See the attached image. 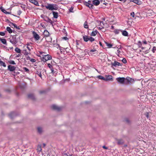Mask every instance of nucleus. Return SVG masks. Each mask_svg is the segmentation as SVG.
I'll use <instances>...</instances> for the list:
<instances>
[{
	"instance_id": "13",
	"label": "nucleus",
	"mask_w": 156,
	"mask_h": 156,
	"mask_svg": "<svg viewBox=\"0 0 156 156\" xmlns=\"http://www.w3.org/2000/svg\"><path fill=\"white\" fill-rule=\"evenodd\" d=\"M68 48H64L62 47H59V49L60 50L61 53H65V51H66V49H68Z\"/></svg>"
},
{
	"instance_id": "16",
	"label": "nucleus",
	"mask_w": 156,
	"mask_h": 156,
	"mask_svg": "<svg viewBox=\"0 0 156 156\" xmlns=\"http://www.w3.org/2000/svg\"><path fill=\"white\" fill-rule=\"evenodd\" d=\"M0 9L3 12L6 14H10V12L6 11L2 7L0 8Z\"/></svg>"
},
{
	"instance_id": "58",
	"label": "nucleus",
	"mask_w": 156,
	"mask_h": 156,
	"mask_svg": "<svg viewBox=\"0 0 156 156\" xmlns=\"http://www.w3.org/2000/svg\"><path fill=\"white\" fill-rule=\"evenodd\" d=\"M21 8L23 9H25V7L24 6V5H21Z\"/></svg>"
},
{
	"instance_id": "44",
	"label": "nucleus",
	"mask_w": 156,
	"mask_h": 156,
	"mask_svg": "<svg viewBox=\"0 0 156 156\" xmlns=\"http://www.w3.org/2000/svg\"><path fill=\"white\" fill-rule=\"evenodd\" d=\"M5 34V33L4 32H0V35L2 36H4Z\"/></svg>"
},
{
	"instance_id": "46",
	"label": "nucleus",
	"mask_w": 156,
	"mask_h": 156,
	"mask_svg": "<svg viewBox=\"0 0 156 156\" xmlns=\"http://www.w3.org/2000/svg\"><path fill=\"white\" fill-rule=\"evenodd\" d=\"M131 16L133 17H134L135 16V14L134 12H132L130 13Z\"/></svg>"
},
{
	"instance_id": "60",
	"label": "nucleus",
	"mask_w": 156,
	"mask_h": 156,
	"mask_svg": "<svg viewBox=\"0 0 156 156\" xmlns=\"http://www.w3.org/2000/svg\"><path fill=\"white\" fill-rule=\"evenodd\" d=\"M21 13V11H19L18 12V15H20V14Z\"/></svg>"
},
{
	"instance_id": "34",
	"label": "nucleus",
	"mask_w": 156,
	"mask_h": 156,
	"mask_svg": "<svg viewBox=\"0 0 156 156\" xmlns=\"http://www.w3.org/2000/svg\"><path fill=\"white\" fill-rule=\"evenodd\" d=\"M74 7L73 6H71L69 9V11L70 12H73Z\"/></svg>"
},
{
	"instance_id": "39",
	"label": "nucleus",
	"mask_w": 156,
	"mask_h": 156,
	"mask_svg": "<svg viewBox=\"0 0 156 156\" xmlns=\"http://www.w3.org/2000/svg\"><path fill=\"white\" fill-rule=\"evenodd\" d=\"M9 63L10 64H13V65H15L16 64V63L13 60H11L9 61Z\"/></svg>"
},
{
	"instance_id": "53",
	"label": "nucleus",
	"mask_w": 156,
	"mask_h": 156,
	"mask_svg": "<svg viewBox=\"0 0 156 156\" xmlns=\"http://www.w3.org/2000/svg\"><path fill=\"white\" fill-rule=\"evenodd\" d=\"M56 47L57 48H59V47H61V46H60L58 44H57L56 45Z\"/></svg>"
},
{
	"instance_id": "48",
	"label": "nucleus",
	"mask_w": 156,
	"mask_h": 156,
	"mask_svg": "<svg viewBox=\"0 0 156 156\" xmlns=\"http://www.w3.org/2000/svg\"><path fill=\"white\" fill-rule=\"evenodd\" d=\"M145 115L147 118H149V113L148 112H147L145 113Z\"/></svg>"
},
{
	"instance_id": "64",
	"label": "nucleus",
	"mask_w": 156,
	"mask_h": 156,
	"mask_svg": "<svg viewBox=\"0 0 156 156\" xmlns=\"http://www.w3.org/2000/svg\"><path fill=\"white\" fill-rule=\"evenodd\" d=\"M103 147L104 148H105V149H107V147H106L105 146H103Z\"/></svg>"
},
{
	"instance_id": "49",
	"label": "nucleus",
	"mask_w": 156,
	"mask_h": 156,
	"mask_svg": "<svg viewBox=\"0 0 156 156\" xmlns=\"http://www.w3.org/2000/svg\"><path fill=\"white\" fill-rule=\"evenodd\" d=\"M27 48L28 49L29 51H30L31 50V46L30 47V46H27Z\"/></svg>"
},
{
	"instance_id": "2",
	"label": "nucleus",
	"mask_w": 156,
	"mask_h": 156,
	"mask_svg": "<svg viewBox=\"0 0 156 156\" xmlns=\"http://www.w3.org/2000/svg\"><path fill=\"white\" fill-rule=\"evenodd\" d=\"M43 57L41 58V60L44 62H46L47 61L52 58L51 56L48 54L43 55Z\"/></svg>"
},
{
	"instance_id": "32",
	"label": "nucleus",
	"mask_w": 156,
	"mask_h": 156,
	"mask_svg": "<svg viewBox=\"0 0 156 156\" xmlns=\"http://www.w3.org/2000/svg\"><path fill=\"white\" fill-rule=\"evenodd\" d=\"M95 40L92 37H89V41H90L91 42H92Z\"/></svg>"
},
{
	"instance_id": "41",
	"label": "nucleus",
	"mask_w": 156,
	"mask_h": 156,
	"mask_svg": "<svg viewBox=\"0 0 156 156\" xmlns=\"http://www.w3.org/2000/svg\"><path fill=\"white\" fill-rule=\"evenodd\" d=\"M51 73H53V74H54L55 73H56V71H55V70H54V69H52L51 70Z\"/></svg>"
},
{
	"instance_id": "47",
	"label": "nucleus",
	"mask_w": 156,
	"mask_h": 156,
	"mask_svg": "<svg viewBox=\"0 0 156 156\" xmlns=\"http://www.w3.org/2000/svg\"><path fill=\"white\" fill-rule=\"evenodd\" d=\"M62 39L66 41L68 40V37H63Z\"/></svg>"
},
{
	"instance_id": "40",
	"label": "nucleus",
	"mask_w": 156,
	"mask_h": 156,
	"mask_svg": "<svg viewBox=\"0 0 156 156\" xmlns=\"http://www.w3.org/2000/svg\"><path fill=\"white\" fill-rule=\"evenodd\" d=\"M23 69H24L25 71L28 72L29 71V69L26 67H23Z\"/></svg>"
},
{
	"instance_id": "26",
	"label": "nucleus",
	"mask_w": 156,
	"mask_h": 156,
	"mask_svg": "<svg viewBox=\"0 0 156 156\" xmlns=\"http://www.w3.org/2000/svg\"><path fill=\"white\" fill-rule=\"evenodd\" d=\"M98 77L99 79H101V80H107L103 76H98Z\"/></svg>"
},
{
	"instance_id": "61",
	"label": "nucleus",
	"mask_w": 156,
	"mask_h": 156,
	"mask_svg": "<svg viewBox=\"0 0 156 156\" xmlns=\"http://www.w3.org/2000/svg\"><path fill=\"white\" fill-rule=\"evenodd\" d=\"M45 6H47V5H41V6L43 7H45Z\"/></svg>"
},
{
	"instance_id": "8",
	"label": "nucleus",
	"mask_w": 156,
	"mask_h": 156,
	"mask_svg": "<svg viewBox=\"0 0 156 156\" xmlns=\"http://www.w3.org/2000/svg\"><path fill=\"white\" fill-rule=\"evenodd\" d=\"M51 107L52 109L58 111H60L61 109V107L55 105H52Z\"/></svg>"
},
{
	"instance_id": "59",
	"label": "nucleus",
	"mask_w": 156,
	"mask_h": 156,
	"mask_svg": "<svg viewBox=\"0 0 156 156\" xmlns=\"http://www.w3.org/2000/svg\"><path fill=\"white\" fill-rule=\"evenodd\" d=\"M123 142H121L120 140H119L118 141V143L119 144H121Z\"/></svg>"
},
{
	"instance_id": "27",
	"label": "nucleus",
	"mask_w": 156,
	"mask_h": 156,
	"mask_svg": "<svg viewBox=\"0 0 156 156\" xmlns=\"http://www.w3.org/2000/svg\"><path fill=\"white\" fill-rule=\"evenodd\" d=\"M6 30L9 33H11L12 32V30L9 27H7Z\"/></svg>"
},
{
	"instance_id": "15",
	"label": "nucleus",
	"mask_w": 156,
	"mask_h": 156,
	"mask_svg": "<svg viewBox=\"0 0 156 156\" xmlns=\"http://www.w3.org/2000/svg\"><path fill=\"white\" fill-rule=\"evenodd\" d=\"M121 31L122 32V35L124 36H128V33L126 30H121Z\"/></svg>"
},
{
	"instance_id": "25",
	"label": "nucleus",
	"mask_w": 156,
	"mask_h": 156,
	"mask_svg": "<svg viewBox=\"0 0 156 156\" xmlns=\"http://www.w3.org/2000/svg\"><path fill=\"white\" fill-rule=\"evenodd\" d=\"M98 33V31L97 30L93 31L91 33V35L92 36H95Z\"/></svg>"
},
{
	"instance_id": "35",
	"label": "nucleus",
	"mask_w": 156,
	"mask_h": 156,
	"mask_svg": "<svg viewBox=\"0 0 156 156\" xmlns=\"http://www.w3.org/2000/svg\"><path fill=\"white\" fill-rule=\"evenodd\" d=\"M24 51V54L26 55H28L29 54V53L26 50H23Z\"/></svg>"
},
{
	"instance_id": "33",
	"label": "nucleus",
	"mask_w": 156,
	"mask_h": 156,
	"mask_svg": "<svg viewBox=\"0 0 156 156\" xmlns=\"http://www.w3.org/2000/svg\"><path fill=\"white\" fill-rule=\"evenodd\" d=\"M48 67L51 70L53 69L52 65L50 63L48 64Z\"/></svg>"
},
{
	"instance_id": "45",
	"label": "nucleus",
	"mask_w": 156,
	"mask_h": 156,
	"mask_svg": "<svg viewBox=\"0 0 156 156\" xmlns=\"http://www.w3.org/2000/svg\"><path fill=\"white\" fill-rule=\"evenodd\" d=\"M30 61L32 62H36V60L33 58H31L30 59Z\"/></svg>"
},
{
	"instance_id": "54",
	"label": "nucleus",
	"mask_w": 156,
	"mask_h": 156,
	"mask_svg": "<svg viewBox=\"0 0 156 156\" xmlns=\"http://www.w3.org/2000/svg\"><path fill=\"white\" fill-rule=\"evenodd\" d=\"M96 50L95 49H92L90 50V52H93L95 51Z\"/></svg>"
},
{
	"instance_id": "42",
	"label": "nucleus",
	"mask_w": 156,
	"mask_h": 156,
	"mask_svg": "<svg viewBox=\"0 0 156 156\" xmlns=\"http://www.w3.org/2000/svg\"><path fill=\"white\" fill-rule=\"evenodd\" d=\"M14 114V112H12L10 114H9V116L11 118H12V115H13Z\"/></svg>"
},
{
	"instance_id": "30",
	"label": "nucleus",
	"mask_w": 156,
	"mask_h": 156,
	"mask_svg": "<svg viewBox=\"0 0 156 156\" xmlns=\"http://www.w3.org/2000/svg\"><path fill=\"white\" fill-rule=\"evenodd\" d=\"M28 97L29 98H31L32 99H34V96L32 94H29L28 95Z\"/></svg>"
},
{
	"instance_id": "52",
	"label": "nucleus",
	"mask_w": 156,
	"mask_h": 156,
	"mask_svg": "<svg viewBox=\"0 0 156 156\" xmlns=\"http://www.w3.org/2000/svg\"><path fill=\"white\" fill-rule=\"evenodd\" d=\"M62 156H71L70 155H68L67 154L65 153L63 154Z\"/></svg>"
},
{
	"instance_id": "63",
	"label": "nucleus",
	"mask_w": 156,
	"mask_h": 156,
	"mask_svg": "<svg viewBox=\"0 0 156 156\" xmlns=\"http://www.w3.org/2000/svg\"><path fill=\"white\" fill-rule=\"evenodd\" d=\"M12 24L14 26V27H17L16 25L15 24H14L13 23H12Z\"/></svg>"
},
{
	"instance_id": "36",
	"label": "nucleus",
	"mask_w": 156,
	"mask_h": 156,
	"mask_svg": "<svg viewBox=\"0 0 156 156\" xmlns=\"http://www.w3.org/2000/svg\"><path fill=\"white\" fill-rule=\"evenodd\" d=\"M156 51V47L155 46L153 47L152 49V51L154 53Z\"/></svg>"
},
{
	"instance_id": "50",
	"label": "nucleus",
	"mask_w": 156,
	"mask_h": 156,
	"mask_svg": "<svg viewBox=\"0 0 156 156\" xmlns=\"http://www.w3.org/2000/svg\"><path fill=\"white\" fill-rule=\"evenodd\" d=\"M20 56H21V55L20 54H19L18 55H16L15 57L16 58H18V57H20Z\"/></svg>"
},
{
	"instance_id": "6",
	"label": "nucleus",
	"mask_w": 156,
	"mask_h": 156,
	"mask_svg": "<svg viewBox=\"0 0 156 156\" xmlns=\"http://www.w3.org/2000/svg\"><path fill=\"white\" fill-rule=\"evenodd\" d=\"M9 41L13 45H15L17 43V41L16 40V37H12L9 39Z\"/></svg>"
},
{
	"instance_id": "37",
	"label": "nucleus",
	"mask_w": 156,
	"mask_h": 156,
	"mask_svg": "<svg viewBox=\"0 0 156 156\" xmlns=\"http://www.w3.org/2000/svg\"><path fill=\"white\" fill-rule=\"evenodd\" d=\"M138 43V46L140 48L141 47L142 44L141 42L140 41H139Z\"/></svg>"
},
{
	"instance_id": "38",
	"label": "nucleus",
	"mask_w": 156,
	"mask_h": 156,
	"mask_svg": "<svg viewBox=\"0 0 156 156\" xmlns=\"http://www.w3.org/2000/svg\"><path fill=\"white\" fill-rule=\"evenodd\" d=\"M122 62L124 63H126L127 62V60L125 58H123L122 60Z\"/></svg>"
},
{
	"instance_id": "11",
	"label": "nucleus",
	"mask_w": 156,
	"mask_h": 156,
	"mask_svg": "<svg viewBox=\"0 0 156 156\" xmlns=\"http://www.w3.org/2000/svg\"><path fill=\"white\" fill-rule=\"evenodd\" d=\"M92 3L93 5L97 6L100 4V2L99 0H94L92 1Z\"/></svg>"
},
{
	"instance_id": "14",
	"label": "nucleus",
	"mask_w": 156,
	"mask_h": 156,
	"mask_svg": "<svg viewBox=\"0 0 156 156\" xmlns=\"http://www.w3.org/2000/svg\"><path fill=\"white\" fill-rule=\"evenodd\" d=\"M52 14L53 15V17L57 19L58 17V13L56 12L53 11Z\"/></svg>"
},
{
	"instance_id": "17",
	"label": "nucleus",
	"mask_w": 156,
	"mask_h": 156,
	"mask_svg": "<svg viewBox=\"0 0 156 156\" xmlns=\"http://www.w3.org/2000/svg\"><path fill=\"white\" fill-rule=\"evenodd\" d=\"M133 2L139 5H140L141 3V2L138 0H133Z\"/></svg>"
},
{
	"instance_id": "22",
	"label": "nucleus",
	"mask_w": 156,
	"mask_h": 156,
	"mask_svg": "<svg viewBox=\"0 0 156 156\" xmlns=\"http://www.w3.org/2000/svg\"><path fill=\"white\" fill-rule=\"evenodd\" d=\"M0 41L2 42L4 44H6V40L5 39H2L1 38H0Z\"/></svg>"
},
{
	"instance_id": "29",
	"label": "nucleus",
	"mask_w": 156,
	"mask_h": 156,
	"mask_svg": "<svg viewBox=\"0 0 156 156\" xmlns=\"http://www.w3.org/2000/svg\"><path fill=\"white\" fill-rule=\"evenodd\" d=\"M36 73L37 74V75L39 76L41 78H42V75L41 73V72L40 71H37Z\"/></svg>"
},
{
	"instance_id": "4",
	"label": "nucleus",
	"mask_w": 156,
	"mask_h": 156,
	"mask_svg": "<svg viewBox=\"0 0 156 156\" xmlns=\"http://www.w3.org/2000/svg\"><path fill=\"white\" fill-rule=\"evenodd\" d=\"M84 4L87 6L90 9H93L94 5L91 1L89 0L88 2H84Z\"/></svg>"
},
{
	"instance_id": "23",
	"label": "nucleus",
	"mask_w": 156,
	"mask_h": 156,
	"mask_svg": "<svg viewBox=\"0 0 156 156\" xmlns=\"http://www.w3.org/2000/svg\"><path fill=\"white\" fill-rule=\"evenodd\" d=\"M15 51L18 53L20 54L21 53V50L20 49L17 47H16L15 49Z\"/></svg>"
},
{
	"instance_id": "24",
	"label": "nucleus",
	"mask_w": 156,
	"mask_h": 156,
	"mask_svg": "<svg viewBox=\"0 0 156 156\" xmlns=\"http://www.w3.org/2000/svg\"><path fill=\"white\" fill-rule=\"evenodd\" d=\"M84 27V28L86 29H88V23L87 21H86L83 24Z\"/></svg>"
},
{
	"instance_id": "21",
	"label": "nucleus",
	"mask_w": 156,
	"mask_h": 156,
	"mask_svg": "<svg viewBox=\"0 0 156 156\" xmlns=\"http://www.w3.org/2000/svg\"><path fill=\"white\" fill-rule=\"evenodd\" d=\"M44 35L46 37H48L49 36V33L47 30H45L44 32Z\"/></svg>"
},
{
	"instance_id": "10",
	"label": "nucleus",
	"mask_w": 156,
	"mask_h": 156,
	"mask_svg": "<svg viewBox=\"0 0 156 156\" xmlns=\"http://www.w3.org/2000/svg\"><path fill=\"white\" fill-rule=\"evenodd\" d=\"M29 1L30 3L33 4L37 6H39V3L36 0H29Z\"/></svg>"
},
{
	"instance_id": "31",
	"label": "nucleus",
	"mask_w": 156,
	"mask_h": 156,
	"mask_svg": "<svg viewBox=\"0 0 156 156\" xmlns=\"http://www.w3.org/2000/svg\"><path fill=\"white\" fill-rule=\"evenodd\" d=\"M0 62V64L1 65V66H2L4 67H5L6 66V65L5 63L3 62V61H2L1 62Z\"/></svg>"
},
{
	"instance_id": "57",
	"label": "nucleus",
	"mask_w": 156,
	"mask_h": 156,
	"mask_svg": "<svg viewBox=\"0 0 156 156\" xmlns=\"http://www.w3.org/2000/svg\"><path fill=\"white\" fill-rule=\"evenodd\" d=\"M39 53L41 55H42L43 54H45V52L42 51H40Z\"/></svg>"
},
{
	"instance_id": "7",
	"label": "nucleus",
	"mask_w": 156,
	"mask_h": 156,
	"mask_svg": "<svg viewBox=\"0 0 156 156\" xmlns=\"http://www.w3.org/2000/svg\"><path fill=\"white\" fill-rule=\"evenodd\" d=\"M33 37L36 41L39 40L40 38L39 35L35 32L33 31Z\"/></svg>"
},
{
	"instance_id": "18",
	"label": "nucleus",
	"mask_w": 156,
	"mask_h": 156,
	"mask_svg": "<svg viewBox=\"0 0 156 156\" xmlns=\"http://www.w3.org/2000/svg\"><path fill=\"white\" fill-rule=\"evenodd\" d=\"M83 39L84 41L87 42L89 41V37L85 35L83 37Z\"/></svg>"
},
{
	"instance_id": "56",
	"label": "nucleus",
	"mask_w": 156,
	"mask_h": 156,
	"mask_svg": "<svg viewBox=\"0 0 156 156\" xmlns=\"http://www.w3.org/2000/svg\"><path fill=\"white\" fill-rule=\"evenodd\" d=\"M143 43L144 44H147V42L146 41H143Z\"/></svg>"
},
{
	"instance_id": "55",
	"label": "nucleus",
	"mask_w": 156,
	"mask_h": 156,
	"mask_svg": "<svg viewBox=\"0 0 156 156\" xmlns=\"http://www.w3.org/2000/svg\"><path fill=\"white\" fill-rule=\"evenodd\" d=\"M44 92H45L44 91L42 90V91H41L40 92V93L41 94L44 93Z\"/></svg>"
},
{
	"instance_id": "20",
	"label": "nucleus",
	"mask_w": 156,
	"mask_h": 156,
	"mask_svg": "<svg viewBox=\"0 0 156 156\" xmlns=\"http://www.w3.org/2000/svg\"><path fill=\"white\" fill-rule=\"evenodd\" d=\"M37 152H38L39 153H40L42 149L41 145H39L37 146Z\"/></svg>"
},
{
	"instance_id": "9",
	"label": "nucleus",
	"mask_w": 156,
	"mask_h": 156,
	"mask_svg": "<svg viewBox=\"0 0 156 156\" xmlns=\"http://www.w3.org/2000/svg\"><path fill=\"white\" fill-rule=\"evenodd\" d=\"M112 67L113 66L116 67L117 66H122L121 64L117 61H115L114 62L111 63Z\"/></svg>"
},
{
	"instance_id": "62",
	"label": "nucleus",
	"mask_w": 156,
	"mask_h": 156,
	"mask_svg": "<svg viewBox=\"0 0 156 156\" xmlns=\"http://www.w3.org/2000/svg\"><path fill=\"white\" fill-rule=\"evenodd\" d=\"M27 46H30L31 47V46L30 45V44H29V43H27Z\"/></svg>"
},
{
	"instance_id": "1",
	"label": "nucleus",
	"mask_w": 156,
	"mask_h": 156,
	"mask_svg": "<svg viewBox=\"0 0 156 156\" xmlns=\"http://www.w3.org/2000/svg\"><path fill=\"white\" fill-rule=\"evenodd\" d=\"M47 6H45V7L50 10H56L58 8V5L56 4H50L47 3Z\"/></svg>"
},
{
	"instance_id": "28",
	"label": "nucleus",
	"mask_w": 156,
	"mask_h": 156,
	"mask_svg": "<svg viewBox=\"0 0 156 156\" xmlns=\"http://www.w3.org/2000/svg\"><path fill=\"white\" fill-rule=\"evenodd\" d=\"M37 130L38 132L40 133H41L43 131L41 127H38L37 128Z\"/></svg>"
},
{
	"instance_id": "19",
	"label": "nucleus",
	"mask_w": 156,
	"mask_h": 156,
	"mask_svg": "<svg viewBox=\"0 0 156 156\" xmlns=\"http://www.w3.org/2000/svg\"><path fill=\"white\" fill-rule=\"evenodd\" d=\"M105 44H106V46L108 48H111L113 46V44H111L109 43L108 42L105 41Z\"/></svg>"
},
{
	"instance_id": "12",
	"label": "nucleus",
	"mask_w": 156,
	"mask_h": 156,
	"mask_svg": "<svg viewBox=\"0 0 156 156\" xmlns=\"http://www.w3.org/2000/svg\"><path fill=\"white\" fill-rule=\"evenodd\" d=\"M8 69L10 71H13L15 70V67L14 66L9 65L8 66Z\"/></svg>"
},
{
	"instance_id": "5",
	"label": "nucleus",
	"mask_w": 156,
	"mask_h": 156,
	"mask_svg": "<svg viewBox=\"0 0 156 156\" xmlns=\"http://www.w3.org/2000/svg\"><path fill=\"white\" fill-rule=\"evenodd\" d=\"M116 80L118 83L124 84L125 83V78L124 77H118L116 78Z\"/></svg>"
},
{
	"instance_id": "43",
	"label": "nucleus",
	"mask_w": 156,
	"mask_h": 156,
	"mask_svg": "<svg viewBox=\"0 0 156 156\" xmlns=\"http://www.w3.org/2000/svg\"><path fill=\"white\" fill-rule=\"evenodd\" d=\"M114 32L116 34H118L119 33V30H114Z\"/></svg>"
},
{
	"instance_id": "3",
	"label": "nucleus",
	"mask_w": 156,
	"mask_h": 156,
	"mask_svg": "<svg viewBox=\"0 0 156 156\" xmlns=\"http://www.w3.org/2000/svg\"><path fill=\"white\" fill-rule=\"evenodd\" d=\"M41 17L44 19V20L47 23H49L51 24L53 23L52 21L48 17L46 16H43L42 15H41Z\"/></svg>"
},
{
	"instance_id": "51",
	"label": "nucleus",
	"mask_w": 156,
	"mask_h": 156,
	"mask_svg": "<svg viewBox=\"0 0 156 156\" xmlns=\"http://www.w3.org/2000/svg\"><path fill=\"white\" fill-rule=\"evenodd\" d=\"M120 51H119V50H118L117 51V54L118 55L119 54V53L120 52Z\"/></svg>"
}]
</instances>
